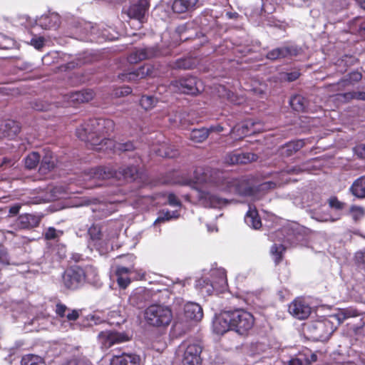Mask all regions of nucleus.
Returning <instances> with one entry per match:
<instances>
[{
	"label": "nucleus",
	"instance_id": "nucleus-38",
	"mask_svg": "<svg viewBox=\"0 0 365 365\" xmlns=\"http://www.w3.org/2000/svg\"><path fill=\"white\" fill-rule=\"evenodd\" d=\"M179 217V213L177 210L170 211L168 210H162L159 212L158 218L155 221V224L169 221L172 219H176Z\"/></svg>",
	"mask_w": 365,
	"mask_h": 365
},
{
	"label": "nucleus",
	"instance_id": "nucleus-51",
	"mask_svg": "<svg viewBox=\"0 0 365 365\" xmlns=\"http://www.w3.org/2000/svg\"><path fill=\"white\" fill-rule=\"evenodd\" d=\"M31 44L35 48L40 50L44 46V38L43 37L33 38L31 40Z\"/></svg>",
	"mask_w": 365,
	"mask_h": 365
},
{
	"label": "nucleus",
	"instance_id": "nucleus-57",
	"mask_svg": "<svg viewBox=\"0 0 365 365\" xmlns=\"http://www.w3.org/2000/svg\"><path fill=\"white\" fill-rule=\"evenodd\" d=\"M364 256L365 252H357L355 255L356 261L358 264H364Z\"/></svg>",
	"mask_w": 365,
	"mask_h": 365
},
{
	"label": "nucleus",
	"instance_id": "nucleus-31",
	"mask_svg": "<svg viewBox=\"0 0 365 365\" xmlns=\"http://www.w3.org/2000/svg\"><path fill=\"white\" fill-rule=\"evenodd\" d=\"M94 97V92L92 90L87 89L73 93L71 95V101L77 103H86L92 100Z\"/></svg>",
	"mask_w": 365,
	"mask_h": 365
},
{
	"label": "nucleus",
	"instance_id": "nucleus-21",
	"mask_svg": "<svg viewBox=\"0 0 365 365\" xmlns=\"http://www.w3.org/2000/svg\"><path fill=\"white\" fill-rule=\"evenodd\" d=\"M256 123H254L252 120H247L245 121V123H243L241 125L235 126L231 130L230 133L232 135L233 138L236 140L241 139L246 135L255 133V130H252V128L254 127Z\"/></svg>",
	"mask_w": 365,
	"mask_h": 365
},
{
	"label": "nucleus",
	"instance_id": "nucleus-13",
	"mask_svg": "<svg viewBox=\"0 0 365 365\" xmlns=\"http://www.w3.org/2000/svg\"><path fill=\"white\" fill-rule=\"evenodd\" d=\"M289 312L295 318L302 320L311 313V307L302 299H294L289 306Z\"/></svg>",
	"mask_w": 365,
	"mask_h": 365
},
{
	"label": "nucleus",
	"instance_id": "nucleus-3",
	"mask_svg": "<svg viewBox=\"0 0 365 365\" xmlns=\"http://www.w3.org/2000/svg\"><path fill=\"white\" fill-rule=\"evenodd\" d=\"M138 168L135 165L121 167L118 170L113 171L106 168H95L85 171L83 175V181L85 182L86 188L100 186L98 180L110 178L124 179L128 181H133L139 177Z\"/></svg>",
	"mask_w": 365,
	"mask_h": 365
},
{
	"label": "nucleus",
	"instance_id": "nucleus-52",
	"mask_svg": "<svg viewBox=\"0 0 365 365\" xmlns=\"http://www.w3.org/2000/svg\"><path fill=\"white\" fill-rule=\"evenodd\" d=\"M68 308L64 304L59 303L56 306V313L61 317H64L66 316V312Z\"/></svg>",
	"mask_w": 365,
	"mask_h": 365
},
{
	"label": "nucleus",
	"instance_id": "nucleus-55",
	"mask_svg": "<svg viewBox=\"0 0 365 365\" xmlns=\"http://www.w3.org/2000/svg\"><path fill=\"white\" fill-rule=\"evenodd\" d=\"M355 153L361 158H365V144L357 145L354 148Z\"/></svg>",
	"mask_w": 365,
	"mask_h": 365
},
{
	"label": "nucleus",
	"instance_id": "nucleus-12",
	"mask_svg": "<svg viewBox=\"0 0 365 365\" xmlns=\"http://www.w3.org/2000/svg\"><path fill=\"white\" fill-rule=\"evenodd\" d=\"M212 329L217 334H224L232 330L229 311L222 312L215 316L212 322Z\"/></svg>",
	"mask_w": 365,
	"mask_h": 365
},
{
	"label": "nucleus",
	"instance_id": "nucleus-56",
	"mask_svg": "<svg viewBox=\"0 0 365 365\" xmlns=\"http://www.w3.org/2000/svg\"><path fill=\"white\" fill-rule=\"evenodd\" d=\"M68 321H75L79 317V313L77 310H72L65 316Z\"/></svg>",
	"mask_w": 365,
	"mask_h": 365
},
{
	"label": "nucleus",
	"instance_id": "nucleus-19",
	"mask_svg": "<svg viewBox=\"0 0 365 365\" xmlns=\"http://www.w3.org/2000/svg\"><path fill=\"white\" fill-rule=\"evenodd\" d=\"M41 220V216L32 214L20 215L16 220L14 226L18 229H29L37 227Z\"/></svg>",
	"mask_w": 365,
	"mask_h": 365
},
{
	"label": "nucleus",
	"instance_id": "nucleus-2",
	"mask_svg": "<svg viewBox=\"0 0 365 365\" xmlns=\"http://www.w3.org/2000/svg\"><path fill=\"white\" fill-rule=\"evenodd\" d=\"M114 125V122L110 119H91L76 129V135L96 150H103L112 148L118 151L133 150L134 149L133 143L129 141L114 143L111 139L106 137L113 131Z\"/></svg>",
	"mask_w": 365,
	"mask_h": 365
},
{
	"label": "nucleus",
	"instance_id": "nucleus-37",
	"mask_svg": "<svg viewBox=\"0 0 365 365\" xmlns=\"http://www.w3.org/2000/svg\"><path fill=\"white\" fill-rule=\"evenodd\" d=\"M289 104L294 110L298 112L305 111L307 108L306 99L300 95H296L292 97L289 101Z\"/></svg>",
	"mask_w": 365,
	"mask_h": 365
},
{
	"label": "nucleus",
	"instance_id": "nucleus-61",
	"mask_svg": "<svg viewBox=\"0 0 365 365\" xmlns=\"http://www.w3.org/2000/svg\"><path fill=\"white\" fill-rule=\"evenodd\" d=\"M361 78V74L359 72H353L350 75V79L354 81H359Z\"/></svg>",
	"mask_w": 365,
	"mask_h": 365
},
{
	"label": "nucleus",
	"instance_id": "nucleus-48",
	"mask_svg": "<svg viewBox=\"0 0 365 365\" xmlns=\"http://www.w3.org/2000/svg\"><path fill=\"white\" fill-rule=\"evenodd\" d=\"M55 106L53 104H48L46 102L44 101H38L36 102L34 105L33 106V108L39 111H43L47 110H51L53 107Z\"/></svg>",
	"mask_w": 365,
	"mask_h": 365
},
{
	"label": "nucleus",
	"instance_id": "nucleus-47",
	"mask_svg": "<svg viewBox=\"0 0 365 365\" xmlns=\"http://www.w3.org/2000/svg\"><path fill=\"white\" fill-rule=\"evenodd\" d=\"M6 128L10 129L8 133L9 136L16 135L20 132V127L19 124L15 121H9L6 124Z\"/></svg>",
	"mask_w": 365,
	"mask_h": 365
},
{
	"label": "nucleus",
	"instance_id": "nucleus-26",
	"mask_svg": "<svg viewBox=\"0 0 365 365\" xmlns=\"http://www.w3.org/2000/svg\"><path fill=\"white\" fill-rule=\"evenodd\" d=\"M132 272V268L123 266H117L115 269V275L117 277V282L118 286L122 289H125L130 284L129 274Z\"/></svg>",
	"mask_w": 365,
	"mask_h": 365
},
{
	"label": "nucleus",
	"instance_id": "nucleus-10",
	"mask_svg": "<svg viewBox=\"0 0 365 365\" xmlns=\"http://www.w3.org/2000/svg\"><path fill=\"white\" fill-rule=\"evenodd\" d=\"M98 340L101 346L106 349L113 345L128 341V337L123 333L111 331H101L98 334Z\"/></svg>",
	"mask_w": 365,
	"mask_h": 365
},
{
	"label": "nucleus",
	"instance_id": "nucleus-27",
	"mask_svg": "<svg viewBox=\"0 0 365 365\" xmlns=\"http://www.w3.org/2000/svg\"><path fill=\"white\" fill-rule=\"evenodd\" d=\"M350 192L358 199H365V175L356 179L349 187Z\"/></svg>",
	"mask_w": 365,
	"mask_h": 365
},
{
	"label": "nucleus",
	"instance_id": "nucleus-34",
	"mask_svg": "<svg viewBox=\"0 0 365 365\" xmlns=\"http://www.w3.org/2000/svg\"><path fill=\"white\" fill-rule=\"evenodd\" d=\"M303 146L304 142L302 140L289 142L281 148V154L284 156H290Z\"/></svg>",
	"mask_w": 365,
	"mask_h": 365
},
{
	"label": "nucleus",
	"instance_id": "nucleus-16",
	"mask_svg": "<svg viewBox=\"0 0 365 365\" xmlns=\"http://www.w3.org/2000/svg\"><path fill=\"white\" fill-rule=\"evenodd\" d=\"M151 299V294L148 289L143 287L135 289L129 297L131 305L141 308Z\"/></svg>",
	"mask_w": 365,
	"mask_h": 365
},
{
	"label": "nucleus",
	"instance_id": "nucleus-9",
	"mask_svg": "<svg viewBox=\"0 0 365 365\" xmlns=\"http://www.w3.org/2000/svg\"><path fill=\"white\" fill-rule=\"evenodd\" d=\"M84 272L79 266L71 267L63 275V283L66 288L75 290L84 284Z\"/></svg>",
	"mask_w": 365,
	"mask_h": 365
},
{
	"label": "nucleus",
	"instance_id": "nucleus-22",
	"mask_svg": "<svg viewBox=\"0 0 365 365\" xmlns=\"http://www.w3.org/2000/svg\"><path fill=\"white\" fill-rule=\"evenodd\" d=\"M297 54V50L292 46H282L276 48L269 51L267 53V58L275 61L277 59L287 58L288 56H294Z\"/></svg>",
	"mask_w": 365,
	"mask_h": 365
},
{
	"label": "nucleus",
	"instance_id": "nucleus-25",
	"mask_svg": "<svg viewBox=\"0 0 365 365\" xmlns=\"http://www.w3.org/2000/svg\"><path fill=\"white\" fill-rule=\"evenodd\" d=\"M199 0H174L172 9L175 13L182 14L195 9Z\"/></svg>",
	"mask_w": 365,
	"mask_h": 365
},
{
	"label": "nucleus",
	"instance_id": "nucleus-18",
	"mask_svg": "<svg viewBox=\"0 0 365 365\" xmlns=\"http://www.w3.org/2000/svg\"><path fill=\"white\" fill-rule=\"evenodd\" d=\"M155 75V71L153 66L147 64L140 67L138 70L123 74L122 79L128 81H136L146 76H153Z\"/></svg>",
	"mask_w": 365,
	"mask_h": 365
},
{
	"label": "nucleus",
	"instance_id": "nucleus-20",
	"mask_svg": "<svg viewBox=\"0 0 365 365\" xmlns=\"http://www.w3.org/2000/svg\"><path fill=\"white\" fill-rule=\"evenodd\" d=\"M140 358L133 354H114L110 360V365H138Z\"/></svg>",
	"mask_w": 365,
	"mask_h": 365
},
{
	"label": "nucleus",
	"instance_id": "nucleus-49",
	"mask_svg": "<svg viewBox=\"0 0 365 365\" xmlns=\"http://www.w3.org/2000/svg\"><path fill=\"white\" fill-rule=\"evenodd\" d=\"M173 68L187 69L190 68V62L189 60L180 58L175 62Z\"/></svg>",
	"mask_w": 365,
	"mask_h": 365
},
{
	"label": "nucleus",
	"instance_id": "nucleus-45",
	"mask_svg": "<svg viewBox=\"0 0 365 365\" xmlns=\"http://www.w3.org/2000/svg\"><path fill=\"white\" fill-rule=\"evenodd\" d=\"M55 165V162L51 155H46L41 164V170H49L52 169Z\"/></svg>",
	"mask_w": 365,
	"mask_h": 365
},
{
	"label": "nucleus",
	"instance_id": "nucleus-29",
	"mask_svg": "<svg viewBox=\"0 0 365 365\" xmlns=\"http://www.w3.org/2000/svg\"><path fill=\"white\" fill-rule=\"evenodd\" d=\"M153 56V52L148 48H139L132 52L128 57L130 63H136L138 61L149 58Z\"/></svg>",
	"mask_w": 365,
	"mask_h": 365
},
{
	"label": "nucleus",
	"instance_id": "nucleus-1",
	"mask_svg": "<svg viewBox=\"0 0 365 365\" xmlns=\"http://www.w3.org/2000/svg\"><path fill=\"white\" fill-rule=\"evenodd\" d=\"M195 178V181L186 179L182 182V184L192 188L200 202L203 206L209 207H221L226 204L227 201L209 191L202 190L199 185H202L205 188H211L255 198H257V192L267 191L277 186V183L273 181H266L255 186L247 178H232L228 177L225 173L212 169L196 170Z\"/></svg>",
	"mask_w": 365,
	"mask_h": 365
},
{
	"label": "nucleus",
	"instance_id": "nucleus-33",
	"mask_svg": "<svg viewBox=\"0 0 365 365\" xmlns=\"http://www.w3.org/2000/svg\"><path fill=\"white\" fill-rule=\"evenodd\" d=\"M359 315V312L356 309H342L339 311L338 313L335 314H332L331 317L334 319L336 324L339 326L341 323H342L345 319L357 317Z\"/></svg>",
	"mask_w": 365,
	"mask_h": 365
},
{
	"label": "nucleus",
	"instance_id": "nucleus-8",
	"mask_svg": "<svg viewBox=\"0 0 365 365\" xmlns=\"http://www.w3.org/2000/svg\"><path fill=\"white\" fill-rule=\"evenodd\" d=\"M201 83L196 78L186 76L171 82L170 89L173 92H180L185 94L196 95L200 92Z\"/></svg>",
	"mask_w": 365,
	"mask_h": 365
},
{
	"label": "nucleus",
	"instance_id": "nucleus-39",
	"mask_svg": "<svg viewBox=\"0 0 365 365\" xmlns=\"http://www.w3.org/2000/svg\"><path fill=\"white\" fill-rule=\"evenodd\" d=\"M21 362L22 365H46L43 358L33 354L23 357Z\"/></svg>",
	"mask_w": 365,
	"mask_h": 365
},
{
	"label": "nucleus",
	"instance_id": "nucleus-58",
	"mask_svg": "<svg viewBox=\"0 0 365 365\" xmlns=\"http://www.w3.org/2000/svg\"><path fill=\"white\" fill-rule=\"evenodd\" d=\"M286 76H287V80L288 81H294L299 78V73L297 71H294V72L287 73Z\"/></svg>",
	"mask_w": 365,
	"mask_h": 365
},
{
	"label": "nucleus",
	"instance_id": "nucleus-41",
	"mask_svg": "<svg viewBox=\"0 0 365 365\" xmlns=\"http://www.w3.org/2000/svg\"><path fill=\"white\" fill-rule=\"evenodd\" d=\"M156 103L157 99L151 96H143L140 101V106L146 110L152 109Z\"/></svg>",
	"mask_w": 365,
	"mask_h": 365
},
{
	"label": "nucleus",
	"instance_id": "nucleus-15",
	"mask_svg": "<svg viewBox=\"0 0 365 365\" xmlns=\"http://www.w3.org/2000/svg\"><path fill=\"white\" fill-rule=\"evenodd\" d=\"M184 317L187 322H198L203 317V311L200 304L195 302H187L184 306Z\"/></svg>",
	"mask_w": 365,
	"mask_h": 365
},
{
	"label": "nucleus",
	"instance_id": "nucleus-64",
	"mask_svg": "<svg viewBox=\"0 0 365 365\" xmlns=\"http://www.w3.org/2000/svg\"><path fill=\"white\" fill-rule=\"evenodd\" d=\"M289 365H302V362L297 359H293L290 360Z\"/></svg>",
	"mask_w": 365,
	"mask_h": 365
},
{
	"label": "nucleus",
	"instance_id": "nucleus-62",
	"mask_svg": "<svg viewBox=\"0 0 365 365\" xmlns=\"http://www.w3.org/2000/svg\"><path fill=\"white\" fill-rule=\"evenodd\" d=\"M351 97L356 99L365 100V93L364 92H356L354 93L351 95Z\"/></svg>",
	"mask_w": 365,
	"mask_h": 365
},
{
	"label": "nucleus",
	"instance_id": "nucleus-30",
	"mask_svg": "<svg viewBox=\"0 0 365 365\" xmlns=\"http://www.w3.org/2000/svg\"><path fill=\"white\" fill-rule=\"evenodd\" d=\"M88 234L90 237V240L94 243V245H100L101 240H109L111 237H106L102 234L101 227L98 225H93L88 230ZM114 237V235L112 236Z\"/></svg>",
	"mask_w": 365,
	"mask_h": 365
},
{
	"label": "nucleus",
	"instance_id": "nucleus-17",
	"mask_svg": "<svg viewBox=\"0 0 365 365\" xmlns=\"http://www.w3.org/2000/svg\"><path fill=\"white\" fill-rule=\"evenodd\" d=\"M149 4L147 0H140L138 3L132 4L128 11V15L130 18L143 21L145 14L148 12Z\"/></svg>",
	"mask_w": 365,
	"mask_h": 365
},
{
	"label": "nucleus",
	"instance_id": "nucleus-60",
	"mask_svg": "<svg viewBox=\"0 0 365 365\" xmlns=\"http://www.w3.org/2000/svg\"><path fill=\"white\" fill-rule=\"evenodd\" d=\"M354 21L356 24H359V30L365 31V20H362L361 18L357 17L354 19Z\"/></svg>",
	"mask_w": 365,
	"mask_h": 365
},
{
	"label": "nucleus",
	"instance_id": "nucleus-35",
	"mask_svg": "<svg viewBox=\"0 0 365 365\" xmlns=\"http://www.w3.org/2000/svg\"><path fill=\"white\" fill-rule=\"evenodd\" d=\"M195 287L202 295H210L214 289V284L207 279H199L196 281Z\"/></svg>",
	"mask_w": 365,
	"mask_h": 365
},
{
	"label": "nucleus",
	"instance_id": "nucleus-42",
	"mask_svg": "<svg viewBox=\"0 0 365 365\" xmlns=\"http://www.w3.org/2000/svg\"><path fill=\"white\" fill-rule=\"evenodd\" d=\"M40 160V155L38 153L33 152L30 153L25 159V165L29 169H33L36 167Z\"/></svg>",
	"mask_w": 365,
	"mask_h": 365
},
{
	"label": "nucleus",
	"instance_id": "nucleus-5",
	"mask_svg": "<svg viewBox=\"0 0 365 365\" xmlns=\"http://www.w3.org/2000/svg\"><path fill=\"white\" fill-rule=\"evenodd\" d=\"M232 331L241 336H247L252 329L255 319L252 314L244 309L229 311Z\"/></svg>",
	"mask_w": 365,
	"mask_h": 365
},
{
	"label": "nucleus",
	"instance_id": "nucleus-59",
	"mask_svg": "<svg viewBox=\"0 0 365 365\" xmlns=\"http://www.w3.org/2000/svg\"><path fill=\"white\" fill-rule=\"evenodd\" d=\"M21 205L19 203L15 204L9 207V214L12 215H16L19 213V210L21 208Z\"/></svg>",
	"mask_w": 365,
	"mask_h": 365
},
{
	"label": "nucleus",
	"instance_id": "nucleus-6",
	"mask_svg": "<svg viewBox=\"0 0 365 365\" xmlns=\"http://www.w3.org/2000/svg\"><path fill=\"white\" fill-rule=\"evenodd\" d=\"M336 324L331 315L328 318L312 322L308 327V331L310 336L317 341H327L336 329Z\"/></svg>",
	"mask_w": 365,
	"mask_h": 365
},
{
	"label": "nucleus",
	"instance_id": "nucleus-43",
	"mask_svg": "<svg viewBox=\"0 0 365 365\" xmlns=\"http://www.w3.org/2000/svg\"><path fill=\"white\" fill-rule=\"evenodd\" d=\"M284 250L282 245H274L271 248V253L274 256L275 263H279L282 260V254Z\"/></svg>",
	"mask_w": 365,
	"mask_h": 365
},
{
	"label": "nucleus",
	"instance_id": "nucleus-24",
	"mask_svg": "<svg viewBox=\"0 0 365 365\" xmlns=\"http://www.w3.org/2000/svg\"><path fill=\"white\" fill-rule=\"evenodd\" d=\"M212 284L215 289H224L227 287L226 272L223 268H216L211 270Z\"/></svg>",
	"mask_w": 365,
	"mask_h": 365
},
{
	"label": "nucleus",
	"instance_id": "nucleus-46",
	"mask_svg": "<svg viewBox=\"0 0 365 365\" xmlns=\"http://www.w3.org/2000/svg\"><path fill=\"white\" fill-rule=\"evenodd\" d=\"M329 205L334 210H341L345 207L346 204L339 201L336 197H332L329 200Z\"/></svg>",
	"mask_w": 365,
	"mask_h": 365
},
{
	"label": "nucleus",
	"instance_id": "nucleus-63",
	"mask_svg": "<svg viewBox=\"0 0 365 365\" xmlns=\"http://www.w3.org/2000/svg\"><path fill=\"white\" fill-rule=\"evenodd\" d=\"M302 170L299 168V167H292L291 168H288L287 170V173H299L302 171Z\"/></svg>",
	"mask_w": 365,
	"mask_h": 365
},
{
	"label": "nucleus",
	"instance_id": "nucleus-36",
	"mask_svg": "<svg viewBox=\"0 0 365 365\" xmlns=\"http://www.w3.org/2000/svg\"><path fill=\"white\" fill-rule=\"evenodd\" d=\"M209 135V130L205 128L193 129L190 133L189 138L194 143H202L205 140Z\"/></svg>",
	"mask_w": 365,
	"mask_h": 365
},
{
	"label": "nucleus",
	"instance_id": "nucleus-7",
	"mask_svg": "<svg viewBox=\"0 0 365 365\" xmlns=\"http://www.w3.org/2000/svg\"><path fill=\"white\" fill-rule=\"evenodd\" d=\"M78 38L81 41H99L102 40H111L113 37L109 36L106 30L100 31L91 22H81L76 28Z\"/></svg>",
	"mask_w": 365,
	"mask_h": 365
},
{
	"label": "nucleus",
	"instance_id": "nucleus-23",
	"mask_svg": "<svg viewBox=\"0 0 365 365\" xmlns=\"http://www.w3.org/2000/svg\"><path fill=\"white\" fill-rule=\"evenodd\" d=\"M257 159V156L251 153H231L227 157L226 162L229 164H246Z\"/></svg>",
	"mask_w": 365,
	"mask_h": 365
},
{
	"label": "nucleus",
	"instance_id": "nucleus-40",
	"mask_svg": "<svg viewBox=\"0 0 365 365\" xmlns=\"http://www.w3.org/2000/svg\"><path fill=\"white\" fill-rule=\"evenodd\" d=\"M349 214L354 221H358L365 216V208L362 206L351 205Z\"/></svg>",
	"mask_w": 365,
	"mask_h": 365
},
{
	"label": "nucleus",
	"instance_id": "nucleus-32",
	"mask_svg": "<svg viewBox=\"0 0 365 365\" xmlns=\"http://www.w3.org/2000/svg\"><path fill=\"white\" fill-rule=\"evenodd\" d=\"M84 272V284L86 282L98 285L99 282V277L96 269L93 266H86L83 268Z\"/></svg>",
	"mask_w": 365,
	"mask_h": 365
},
{
	"label": "nucleus",
	"instance_id": "nucleus-14",
	"mask_svg": "<svg viewBox=\"0 0 365 365\" xmlns=\"http://www.w3.org/2000/svg\"><path fill=\"white\" fill-rule=\"evenodd\" d=\"M26 19L29 21V25L34 26V24H36L43 29H56L60 24V17L56 14L42 16L34 21H31L30 18L27 16Z\"/></svg>",
	"mask_w": 365,
	"mask_h": 365
},
{
	"label": "nucleus",
	"instance_id": "nucleus-54",
	"mask_svg": "<svg viewBox=\"0 0 365 365\" xmlns=\"http://www.w3.org/2000/svg\"><path fill=\"white\" fill-rule=\"evenodd\" d=\"M1 38H4V35L2 34H0V48L1 49H9L10 48L14 43H13V40L12 39H6V43H3L1 42Z\"/></svg>",
	"mask_w": 365,
	"mask_h": 365
},
{
	"label": "nucleus",
	"instance_id": "nucleus-28",
	"mask_svg": "<svg viewBox=\"0 0 365 365\" xmlns=\"http://www.w3.org/2000/svg\"><path fill=\"white\" fill-rule=\"evenodd\" d=\"M245 222L249 227L255 230L261 227V220L255 207H249V210L245 216Z\"/></svg>",
	"mask_w": 365,
	"mask_h": 365
},
{
	"label": "nucleus",
	"instance_id": "nucleus-4",
	"mask_svg": "<svg viewBox=\"0 0 365 365\" xmlns=\"http://www.w3.org/2000/svg\"><path fill=\"white\" fill-rule=\"evenodd\" d=\"M173 319L170 309L167 306L153 304L145 311V319L148 324L153 327H166Z\"/></svg>",
	"mask_w": 365,
	"mask_h": 365
},
{
	"label": "nucleus",
	"instance_id": "nucleus-11",
	"mask_svg": "<svg viewBox=\"0 0 365 365\" xmlns=\"http://www.w3.org/2000/svg\"><path fill=\"white\" fill-rule=\"evenodd\" d=\"M202 348L197 344H188L184 351L182 363L183 365H200Z\"/></svg>",
	"mask_w": 365,
	"mask_h": 365
},
{
	"label": "nucleus",
	"instance_id": "nucleus-53",
	"mask_svg": "<svg viewBox=\"0 0 365 365\" xmlns=\"http://www.w3.org/2000/svg\"><path fill=\"white\" fill-rule=\"evenodd\" d=\"M0 264H9V259L8 257L7 252L2 247H0Z\"/></svg>",
	"mask_w": 365,
	"mask_h": 365
},
{
	"label": "nucleus",
	"instance_id": "nucleus-50",
	"mask_svg": "<svg viewBox=\"0 0 365 365\" xmlns=\"http://www.w3.org/2000/svg\"><path fill=\"white\" fill-rule=\"evenodd\" d=\"M168 204L170 206L179 207H181V202L177 197V196L175 194H173V193H170L168 195Z\"/></svg>",
	"mask_w": 365,
	"mask_h": 365
},
{
	"label": "nucleus",
	"instance_id": "nucleus-44",
	"mask_svg": "<svg viewBox=\"0 0 365 365\" xmlns=\"http://www.w3.org/2000/svg\"><path fill=\"white\" fill-rule=\"evenodd\" d=\"M62 235L63 231L58 230L53 227H49L44 233V236L46 240H56Z\"/></svg>",
	"mask_w": 365,
	"mask_h": 365
}]
</instances>
